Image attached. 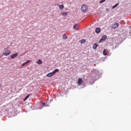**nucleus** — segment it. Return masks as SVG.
Returning a JSON list of instances; mask_svg holds the SVG:
<instances>
[{
	"mask_svg": "<svg viewBox=\"0 0 131 131\" xmlns=\"http://www.w3.org/2000/svg\"><path fill=\"white\" fill-rule=\"evenodd\" d=\"M11 54V51L9 49L6 50L5 52L3 53L4 56H9Z\"/></svg>",
	"mask_w": 131,
	"mask_h": 131,
	"instance_id": "f03ea898",
	"label": "nucleus"
},
{
	"mask_svg": "<svg viewBox=\"0 0 131 131\" xmlns=\"http://www.w3.org/2000/svg\"><path fill=\"white\" fill-rule=\"evenodd\" d=\"M118 26H119V24L116 23L112 26V28L113 29H115V28H117V27H118Z\"/></svg>",
	"mask_w": 131,
	"mask_h": 131,
	"instance_id": "20e7f679",
	"label": "nucleus"
},
{
	"mask_svg": "<svg viewBox=\"0 0 131 131\" xmlns=\"http://www.w3.org/2000/svg\"><path fill=\"white\" fill-rule=\"evenodd\" d=\"M59 69H56L54 71H53L52 73L53 75H55V74L56 73V72H58Z\"/></svg>",
	"mask_w": 131,
	"mask_h": 131,
	"instance_id": "9b49d317",
	"label": "nucleus"
},
{
	"mask_svg": "<svg viewBox=\"0 0 131 131\" xmlns=\"http://www.w3.org/2000/svg\"><path fill=\"white\" fill-rule=\"evenodd\" d=\"M117 6H118V4L115 5V6H114L113 7L112 9H115V8H116V7H117Z\"/></svg>",
	"mask_w": 131,
	"mask_h": 131,
	"instance_id": "412c9836",
	"label": "nucleus"
},
{
	"mask_svg": "<svg viewBox=\"0 0 131 131\" xmlns=\"http://www.w3.org/2000/svg\"><path fill=\"white\" fill-rule=\"evenodd\" d=\"M96 33H100L101 32V29L99 28H97L95 30Z\"/></svg>",
	"mask_w": 131,
	"mask_h": 131,
	"instance_id": "1a4fd4ad",
	"label": "nucleus"
},
{
	"mask_svg": "<svg viewBox=\"0 0 131 131\" xmlns=\"http://www.w3.org/2000/svg\"><path fill=\"white\" fill-rule=\"evenodd\" d=\"M59 10H63L64 9V5L62 4V5H59Z\"/></svg>",
	"mask_w": 131,
	"mask_h": 131,
	"instance_id": "f8f14e48",
	"label": "nucleus"
},
{
	"mask_svg": "<svg viewBox=\"0 0 131 131\" xmlns=\"http://www.w3.org/2000/svg\"><path fill=\"white\" fill-rule=\"evenodd\" d=\"M78 27H79V25H78V24H76L73 26V28L75 30H78Z\"/></svg>",
	"mask_w": 131,
	"mask_h": 131,
	"instance_id": "39448f33",
	"label": "nucleus"
},
{
	"mask_svg": "<svg viewBox=\"0 0 131 131\" xmlns=\"http://www.w3.org/2000/svg\"><path fill=\"white\" fill-rule=\"evenodd\" d=\"M61 14L62 16L65 17V16H67V15H68V12H62Z\"/></svg>",
	"mask_w": 131,
	"mask_h": 131,
	"instance_id": "ddd939ff",
	"label": "nucleus"
},
{
	"mask_svg": "<svg viewBox=\"0 0 131 131\" xmlns=\"http://www.w3.org/2000/svg\"><path fill=\"white\" fill-rule=\"evenodd\" d=\"M107 38V35H104L102 36L100 40H105V39Z\"/></svg>",
	"mask_w": 131,
	"mask_h": 131,
	"instance_id": "0eeeda50",
	"label": "nucleus"
},
{
	"mask_svg": "<svg viewBox=\"0 0 131 131\" xmlns=\"http://www.w3.org/2000/svg\"><path fill=\"white\" fill-rule=\"evenodd\" d=\"M97 48H98V45L97 43H94L93 46V49L94 50H96Z\"/></svg>",
	"mask_w": 131,
	"mask_h": 131,
	"instance_id": "6e6552de",
	"label": "nucleus"
},
{
	"mask_svg": "<svg viewBox=\"0 0 131 131\" xmlns=\"http://www.w3.org/2000/svg\"><path fill=\"white\" fill-rule=\"evenodd\" d=\"M29 62H30V60H27V61L23 63L22 64L21 66H25V65H27V64H28V63H29Z\"/></svg>",
	"mask_w": 131,
	"mask_h": 131,
	"instance_id": "4468645a",
	"label": "nucleus"
},
{
	"mask_svg": "<svg viewBox=\"0 0 131 131\" xmlns=\"http://www.w3.org/2000/svg\"><path fill=\"white\" fill-rule=\"evenodd\" d=\"M62 38L63 39H67L68 38V37H67V35H66L65 34L62 35Z\"/></svg>",
	"mask_w": 131,
	"mask_h": 131,
	"instance_id": "2eb2a0df",
	"label": "nucleus"
},
{
	"mask_svg": "<svg viewBox=\"0 0 131 131\" xmlns=\"http://www.w3.org/2000/svg\"><path fill=\"white\" fill-rule=\"evenodd\" d=\"M16 57H18V53L13 54L11 56V59H15Z\"/></svg>",
	"mask_w": 131,
	"mask_h": 131,
	"instance_id": "423d86ee",
	"label": "nucleus"
},
{
	"mask_svg": "<svg viewBox=\"0 0 131 131\" xmlns=\"http://www.w3.org/2000/svg\"><path fill=\"white\" fill-rule=\"evenodd\" d=\"M29 95H28L26 97H25V98L24 99V101H26V100H27V99H28L29 98Z\"/></svg>",
	"mask_w": 131,
	"mask_h": 131,
	"instance_id": "a211bd4d",
	"label": "nucleus"
},
{
	"mask_svg": "<svg viewBox=\"0 0 131 131\" xmlns=\"http://www.w3.org/2000/svg\"><path fill=\"white\" fill-rule=\"evenodd\" d=\"M47 75L48 77H52V76H53V75H54L52 72H51V73H48Z\"/></svg>",
	"mask_w": 131,
	"mask_h": 131,
	"instance_id": "9d476101",
	"label": "nucleus"
},
{
	"mask_svg": "<svg viewBox=\"0 0 131 131\" xmlns=\"http://www.w3.org/2000/svg\"><path fill=\"white\" fill-rule=\"evenodd\" d=\"M103 54L104 56H107V53H106V49H104L103 50Z\"/></svg>",
	"mask_w": 131,
	"mask_h": 131,
	"instance_id": "f3484780",
	"label": "nucleus"
},
{
	"mask_svg": "<svg viewBox=\"0 0 131 131\" xmlns=\"http://www.w3.org/2000/svg\"><path fill=\"white\" fill-rule=\"evenodd\" d=\"M88 10H89V8L88 7L87 5L84 4L82 6L81 8V11H82V12L85 13Z\"/></svg>",
	"mask_w": 131,
	"mask_h": 131,
	"instance_id": "f257e3e1",
	"label": "nucleus"
},
{
	"mask_svg": "<svg viewBox=\"0 0 131 131\" xmlns=\"http://www.w3.org/2000/svg\"><path fill=\"white\" fill-rule=\"evenodd\" d=\"M106 0H101L99 2L100 4H103Z\"/></svg>",
	"mask_w": 131,
	"mask_h": 131,
	"instance_id": "aec40b11",
	"label": "nucleus"
},
{
	"mask_svg": "<svg viewBox=\"0 0 131 131\" xmlns=\"http://www.w3.org/2000/svg\"><path fill=\"white\" fill-rule=\"evenodd\" d=\"M37 64H39V65H40V64H42V61H41V59H39L38 60Z\"/></svg>",
	"mask_w": 131,
	"mask_h": 131,
	"instance_id": "dca6fc26",
	"label": "nucleus"
},
{
	"mask_svg": "<svg viewBox=\"0 0 131 131\" xmlns=\"http://www.w3.org/2000/svg\"><path fill=\"white\" fill-rule=\"evenodd\" d=\"M81 43H84L85 42V39H82L80 41Z\"/></svg>",
	"mask_w": 131,
	"mask_h": 131,
	"instance_id": "6ab92c4d",
	"label": "nucleus"
},
{
	"mask_svg": "<svg viewBox=\"0 0 131 131\" xmlns=\"http://www.w3.org/2000/svg\"><path fill=\"white\" fill-rule=\"evenodd\" d=\"M83 83V80H82V78H79L78 80V84L79 85H81Z\"/></svg>",
	"mask_w": 131,
	"mask_h": 131,
	"instance_id": "7ed1b4c3",
	"label": "nucleus"
},
{
	"mask_svg": "<svg viewBox=\"0 0 131 131\" xmlns=\"http://www.w3.org/2000/svg\"><path fill=\"white\" fill-rule=\"evenodd\" d=\"M41 104H42V103H43V101H41Z\"/></svg>",
	"mask_w": 131,
	"mask_h": 131,
	"instance_id": "5701e85b",
	"label": "nucleus"
},
{
	"mask_svg": "<svg viewBox=\"0 0 131 131\" xmlns=\"http://www.w3.org/2000/svg\"><path fill=\"white\" fill-rule=\"evenodd\" d=\"M42 104L43 106H45L46 105V103H45V102L42 103Z\"/></svg>",
	"mask_w": 131,
	"mask_h": 131,
	"instance_id": "4be33fe9",
	"label": "nucleus"
},
{
	"mask_svg": "<svg viewBox=\"0 0 131 131\" xmlns=\"http://www.w3.org/2000/svg\"><path fill=\"white\" fill-rule=\"evenodd\" d=\"M106 11H109V9H106Z\"/></svg>",
	"mask_w": 131,
	"mask_h": 131,
	"instance_id": "b1692460",
	"label": "nucleus"
}]
</instances>
